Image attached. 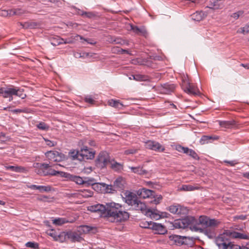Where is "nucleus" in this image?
<instances>
[{
  "label": "nucleus",
  "mask_w": 249,
  "mask_h": 249,
  "mask_svg": "<svg viewBox=\"0 0 249 249\" xmlns=\"http://www.w3.org/2000/svg\"><path fill=\"white\" fill-rule=\"evenodd\" d=\"M219 223L217 220L210 219L206 216H200L198 219L193 216H186L183 218L174 220L171 224L172 229H184L189 227L192 231H199V230H196L195 228H205L208 226L218 225Z\"/></svg>",
  "instance_id": "f257e3e1"
},
{
  "label": "nucleus",
  "mask_w": 249,
  "mask_h": 249,
  "mask_svg": "<svg viewBox=\"0 0 249 249\" xmlns=\"http://www.w3.org/2000/svg\"><path fill=\"white\" fill-rule=\"evenodd\" d=\"M105 218H111V222H122L127 221L130 214L122 210V206L114 202L106 203Z\"/></svg>",
  "instance_id": "f03ea898"
},
{
  "label": "nucleus",
  "mask_w": 249,
  "mask_h": 249,
  "mask_svg": "<svg viewBox=\"0 0 249 249\" xmlns=\"http://www.w3.org/2000/svg\"><path fill=\"white\" fill-rule=\"evenodd\" d=\"M124 197H123L124 201L129 205L133 206V209L136 211H143L145 210V203L139 200L137 195L129 191H126L124 193Z\"/></svg>",
  "instance_id": "7ed1b4c3"
},
{
  "label": "nucleus",
  "mask_w": 249,
  "mask_h": 249,
  "mask_svg": "<svg viewBox=\"0 0 249 249\" xmlns=\"http://www.w3.org/2000/svg\"><path fill=\"white\" fill-rule=\"evenodd\" d=\"M137 194L140 198L144 199L150 198L152 199V200L147 202L150 204L158 205L160 203L163 199V197L161 195H157L155 191L145 188L138 190L137 192Z\"/></svg>",
  "instance_id": "20e7f679"
},
{
  "label": "nucleus",
  "mask_w": 249,
  "mask_h": 249,
  "mask_svg": "<svg viewBox=\"0 0 249 249\" xmlns=\"http://www.w3.org/2000/svg\"><path fill=\"white\" fill-rule=\"evenodd\" d=\"M214 242L218 249H242V246L235 244L231 238L221 234L216 237Z\"/></svg>",
  "instance_id": "39448f33"
},
{
  "label": "nucleus",
  "mask_w": 249,
  "mask_h": 249,
  "mask_svg": "<svg viewBox=\"0 0 249 249\" xmlns=\"http://www.w3.org/2000/svg\"><path fill=\"white\" fill-rule=\"evenodd\" d=\"M169 239L168 242L171 245L178 246L186 245L188 247H192L195 244L193 238L188 236L172 234L169 236Z\"/></svg>",
  "instance_id": "423d86ee"
},
{
  "label": "nucleus",
  "mask_w": 249,
  "mask_h": 249,
  "mask_svg": "<svg viewBox=\"0 0 249 249\" xmlns=\"http://www.w3.org/2000/svg\"><path fill=\"white\" fill-rule=\"evenodd\" d=\"M49 164L45 163L36 162L34 163V167L36 168L35 172L40 176H58L59 175L60 172L55 171L54 169H50L49 171H46L48 168Z\"/></svg>",
  "instance_id": "0eeeda50"
},
{
  "label": "nucleus",
  "mask_w": 249,
  "mask_h": 249,
  "mask_svg": "<svg viewBox=\"0 0 249 249\" xmlns=\"http://www.w3.org/2000/svg\"><path fill=\"white\" fill-rule=\"evenodd\" d=\"M125 180L122 177L117 178L113 182V184H109L107 186V193L114 194L117 192H123L125 189Z\"/></svg>",
  "instance_id": "6e6552de"
},
{
  "label": "nucleus",
  "mask_w": 249,
  "mask_h": 249,
  "mask_svg": "<svg viewBox=\"0 0 249 249\" xmlns=\"http://www.w3.org/2000/svg\"><path fill=\"white\" fill-rule=\"evenodd\" d=\"M95 151L86 146H83L80 151H77L74 157H75L79 160H83L85 159L91 160L94 158Z\"/></svg>",
  "instance_id": "1a4fd4ad"
},
{
  "label": "nucleus",
  "mask_w": 249,
  "mask_h": 249,
  "mask_svg": "<svg viewBox=\"0 0 249 249\" xmlns=\"http://www.w3.org/2000/svg\"><path fill=\"white\" fill-rule=\"evenodd\" d=\"M111 162L108 154L106 151L101 152L95 161L96 166L101 169L106 168Z\"/></svg>",
  "instance_id": "9d476101"
},
{
  "label": "nucleus",
  "mask_w": 249,
  "mask_h": 249,
  "mask_svg": "<svg viewBox=\"0 0 249 249\" xmlns=\"http://www.w3.org/2000/svg\"><path fill=\"white\" fill-rule=\"evenodd\" d=\"M145 215L149 216L151 218L155 220H158L162 217H166L168 213L166 212L160 213L156 208H147L145 205V210L141 211Z\"/></svg>",
  "instance_id": "9b49d317"
},
{
  "label": "nucleus",
  "mask_w": 249,
  "mask_h": 249,
  "mask_svg": "<svg viewBox=\"0 0 249 249\" xmlns=\"http://www.w3.org/2000/svg\"><path fill=\"white\" fill-rule=\"evenodd\" d=\"M167 210L171 213L179 215L180 216H186L189 213V209L187 207L176 204L171 205Z\"/></svg>",
  "instance_id": "f8f14e48"
},
{
  "label": "nucleus",
  "mask_w": 249,
  "mask_h": 249,
  "mask_svg": "<svg viewBox=\"0 0 249 249\" xmlns=\"http://www.w3.org/2000/svg\"><path fill=\"white\" fill-rule=\"evenodd\" d=\"M59 176L65 178L67 180L73 181L78 185H84V177L82 178L79 176L71 174L63 171L60 172Z\"/></svg>",
  "instance_id": "ddd939ff"
},
{
  "label": "nucleus",
  "mask_w": 249,
  "mask_h": 249,
  "mask_svg": "<svg viewBox=\"0 0 249 249\" xmlns=\"http://www.w3.org/2000/svg\"><path fill=\"white\" fill-rule=\"evenodd\" d=\"M221 234L224 235L226 237L231 238V240L234 238L249 239V235L231 230H225Z\"/></svg>",
  "instance_id": "4468645a"
},
{
  "label": "nucleus",
  "mask_w": 249,
  "mask_h": 249,
  "mask_svg": "<svg viewBox=\"0 0 249 249\" xmlns=\"http://www.w3.org/2000/svg\"><path fill=\"white\" fill-rule=\"evenodd\" d=\"M217 225L208 226L205 228H195L196 230H199L200 232L204 233L210 239L216 238L215 227Z\"/></svg>",
  "instance_id": "2eb2a0df"
},
{
  "label": "nucleus",
  "mask_w": 249,
  "mask_h": 249,
  "mask_svg": "<svg viewBox=\"0 0 249 249\" xmlns=\"http://www.w3.org/2000/svg\"><path fill=\"white\" fill-rule=\"evenodd\" d=\"M15 87L13 85H9L5 88H0V96L3 98H9V101L13 100L14 92Z\"/></svg>",
  "instance_id": "dca6fc26"
},
{
  "label": "nucleus",
  "mask_w": 249,
  "mask_h": 249,
  "mask_svg": "<svg viewBox=\"0 0 249 249\" xmlns=\"http://www.w3.org/2000/svg\"><path fill=\"white\" fill-rule=\"evenodd\" d=\"M146 147L147 148L156 151L157 152H161L165 150V148L161 145L159 142L149 141L146 143Z\"/></svg>",
  "instance_id": "f3484780"
},
{
  "label": "nucleus",
  "mask_w": 249,
  "mask_h": 249,
  "mask_svg": "<svg viewBox=\"0 0 249 249\" xmlns=\"http://www.w3.org/2000/svg\"><path fill=\"white\" fill-rule=\"evenodd\" d=\"M88 210L92 212H100L101 216L105 217L106 210V205L98 204L89 206Z\"/></svg>",
  "instance_id": "a211bd4d"
},
{
  "label": "nucleus",
  "mask_w": 249,
  "mask_h": 249,
  "mask_svg": "<svg viewBox=\"0 0 249 249\" xmlns=\"http://www.w3.org/2000/svg\"><path fill=\"white\" fill-rule=\"evenodd\" d=\"M175 88V85L166 83L161 85L160 90L161 93L163 94H169L174 92Z\"/></svg>",
  "instance_id": "6ab92c4d"
},
{
  "label": "nucleus",
  "mask_w": 249,
  "mask_h": 249,
  "mask_svg": "<svg viewBox=\"0 0 249 249\" xmlns=\"http://www.w3.org/2000/svg\"><path fill=\"white\" fill-rule=\"evenodd\" d=\"M184 91L189 94L197 95L200 94L198 89L195 86L192 85L189 82L187 83V85L183 87Z\"/></svg>",
  "instance_id": "aec40b11"
},
{
  "label": "nucleus",
  "mask_w": 249,
  "mask_h": 249,
  "mask_svg": "<svg viewBox=\"0 0 249 249\" xmlns=\"http://www.w3.org/2000/svg\"><path fill=\"white\" fill-rule=\"evenodd\" d=\"M151 229L157 231V233L160 234H164L167 232L166 228L160 223L152 222Z\"/></svg>",
  "instance_id": "412c9836"
},
{
  "label": "nucleus",
  "mask_w": 249,
  "mask_h": 249,
  "mask_svg": "<svg viewBox=\"0 0 249 249\" xmlns=\"http://www.w3.org/2000/svg\"><path fill=\"white\" fill-rule=\"evenodd\" d=\"M67 239H71L72 242H81L83 240V238L81 236L80 234H78L76 232L68 231L67 233Z\"/></svg>",
  "instance_id": "4be33fe9"
},
{
  "label": "nucleus",
  "mask_w": 249,
  "mask_h": 249,
  "mask_svg": "<svg viewBox=\"0 0 249 249\" xmlns=\"http://www.w3.org/2000/svg\"><path fill=\"white\" fill-rule=\"evenodd\" d=\"M27 187L32 190H38L40 193H43L44 192H49L52 190L51 186H42V185H27Z\"/></svg>",
  "instance_id": "5701e85b"
},
{
  "label": "nucleus",
  "mask_w": 249,
  "mask_h": 249,
  "mask_svg": "<svg viewBox=\"0 0 249 249\" xmlns=\"http://www.w3.org/2000/svg\"><path fill=\"white\" fill-rule=\"evenodd\" d=\"M83 39V37L77 34L72 35L69 37L64 39L63 41V44H73L76 41L78 40V39Z\"/></svg>",
  "instance_id": "b1692460"
},
{
  "label": "nucleus",
  "mask_w": 249,
  "mask_h": 249,
  "mask_svg": "<svg viewBox=\"0 0 249 249\" xmlns=\"http://www.w3.org/2000/svg\"><path fill=\"white\" fill-rule=\"evenodd\" d=\"M19 23L24 29H35L39 26V23L33 21H27L24 23L20 22Z\"/></svg>",
  "instance_id": "393cba45"
},
{
  "label": "nucleus",
  "mask_w": 249,
  "mask_h": 249,
  "mask_svg": "<svg viewBox=\"0 0 249 249\" xmlns=\"http://www.w3.org/2000/svg\"><path fill=\"white\" fill-rule=\"evenodd\" d=\"M131 30L136 34H140L144 37L148 35L147 31L144 28H140L137 26L131 25Z\"/></svg>",
  "instance_id": "a878e982"
},
{
  "label": "nucleus",
  "mask_w": 249,
  "mask_h": 249,
  "mask_svg": "<svg viewBox=\"0 0 249 249\" xmlns=\"http://www.w3.org/2000/svg\"><path fill=\"white\" fill-rule=\"evenodd\" d=\"M111 162H110L111 165L110 168L115 171L120 172L123 169V165L117 161H115L114 160H111Z\"/></svg>",
  "instance_id": "bb28decb"
},
{
  "label": "nucleus",
  "mask_w": 249,
  "mask_h": 249,
  "mask_svg": "<svg viewBox=\"0 0 249 249\" xmlns=\"http://www.w3.org/2000/svg\"><path fill=\"white\" fill-rule=\"evenodd\" d=\"M220 126L226 128H230L235 124V122L232 121H218Z\"/></svg>",
  "instance_id": "cd10ccee"
},
{
  "label": "nucleus",
  "mask_w": 249,
  "mask_h": 249,
  "mask_svg": "<svg viewBox=\"0 0 249 249\" xmlns=\"http://www.w3.org/2000/svg\"><path fill=\"white\" fill-rule=\"evenodd\" d=\"M130 168L132 172L140 175H146L148 173V171L147 170L143 169L142 167H141L140 166L131 167Z\"/></svg>",
  "instance_id": "c85d7f7f"
},
{
  "label": "nucleus",
  "mask_w": 249,
  "mask_h": 249,
  "mask_svg": "<svg viewBox=\"0 0 249 249\" xmlns=\"http://www.w3.org/2000/svg\"><path fill=\"white\" fill-rule=\"evenodd\" d=\"M108 103L109 106L117 108L122 109L124 107L123 104L119 100L111 99L109 100Z\"/></svg>",
  "instance_id": "c756f323"
},
{
  "label": "nucleus",
  "mask_w": 249,
  "mask_h": 249,
  "mask_svg": "<svg viewBox=\"0 0 249 249\" xmlns=\"http://www.w3.org/2000/svg\"><path fill=\"white\" fill-rule=\"evenodd\" d=\"M24 89H20L18 87H15L14 92V95L18 96L22 99H25L26 97V94L23 93Z\"/></svg>",
  "instance_id": "7c9ffc66"
},
{
  "label": "nucleus",
  "mask_w": 249,
  "mask_h": 249,
  "mask_svg": "<svg viewBox=\"0 0 249 249\" xmlns=\"http://www.w3.org/2000/svg\"><path fill=\"white\" fill-rule=\"evenodd\" d=\"M5 168L7 170H9L12 171L18 172V173L23 172L25 170V169L24 167H22V166H18L9 165V166H5Z\"/></svg>",
  "instance_id": "2f4dec72"
},
{
  "label": "nucleus",
  "mask_w": 249,
  "mask_h": 249,
  "mask_svg": "<svg viewBox=\"0 0 249 249\" xmlns=\"http://www.w3.org/2000/svg\"><path fill=\"white\" fill-rule=\"evenodd\" d=\"M107 184L105 183H95L92 186V188L97 192L101 191L102 187L105 188V192L107 193Z\"/></svg>",
  "instance_id": "473e14b6"
},
{
  "label": "nucleus",
  "mask_w": 249,
  "mask_h": 249,
  "mask_svg": "<svg viewBox=\"0 0 249 249\" xmlns=\"http://www.w3.org/2000/svg\"><path fill=\"white\" fill-rule=\"evenodd\" d=\"M64 40V39L58 36L53 37L51 39V44L54 46L63 44Z\"/></svg>",
  "instance_id": "72a5a7b5"
},
{
  "label": "nucleus",
  "mask_w": 249,
  "mask_h": 249,
  "mask_svg": "<svg viewBox=\"0 0 249 249\" xmlns=\"http://www.w3.org/2000/svg\"><path fill=\"white\" fill-rule=\"evenodd\" d=\"M79 229L81 231L84 233H88L91 232L92 230L96 231V228L88 225H81L79 227Z\"/></svg>",
  "instance_id": "f704fd0d"
},
{
  "label": "nucleus",
  "mask_w": 249,
  "mask_h": 249,
  "mask_svg": "<svg viewBox=\"0 0 249 249\" xmlns=\"http://www.w3.org/2000/svg\"><path fill=\"white\" fill-rule=\"evenodd\" d=\"M218 139V137L217 136L213 137L211 136H206L204 135L203 136L200 140V143L201 144H204L205 143H208L209 141L210 140H217Z\"/></svg>",
  "instance_id": "c9c22d12"
},
{
  "label": "nucleus",
  "mask_w": 249,
  "mask_h": 249,
  "mask_svg": "<svg viewBox=\"0 0 249 249\" xmlns=\"http://www.w3.org/2000/svg\"><path fill=\"white\" fill-rule=\"evenodd\" d=\"M96 183V180L93 178L84 177V185L88 187L93 186Z\"/></svg>",
  "instance_id": "e433bc0d"
},
{
  "label": "nucleus",
  "mask_w": 249,
  "mask_h": 249,
  "mask_svg": "<svg viewBox=\"0 0 249 249\" xmlns=\"http://www.w3.org/2000/svg\"><path fill=\"white\" fill-rule=\"evenodd\" d=\"M133 79L138 81H146L149 80L148 77L145 75L142 74H135L132 75Z\"/></svg>",
  "instance_id": "4c0bfd02"
},
{
  "label": "nucleus",
  "mask_w": 249,
  "mask_h": 249,
  "mask_svg": "<svg viewBox=\"0 0 249 249\" xmlns=\"http://www.w3.org/2000/svg\"><path fill=\"white\" fill-rule=\"evenodd\" d=\"M53 224H54L56 225H58V226H60L64 224L69 222V221L67 220L66 219V218H55V219L53 220Z\"/></svg>",
  "instance_id": "58836bf2"
},
{
  "label": "nucleus",
  "mask_w": 249,
  "mask_h": 249,
  "mask_svg": "<svg viewBox=\"0 0 249 249\" xmlns=\"http://www.w3.org/2000/svg\"><path fill=\"white\" fill-rule=\"evenodd\" d=\"M56 154H58V151H49L45 153L46 156L50 160L56 159Z\"/></svg>",
  "instance_id": "ea45409f"
},
{
  "label": "nucleus",
  "mask_w": 249,
  "mask_h": 249,
  "mask_svg": "<svg viewBox=\"0 0 249 249\" xmlns=\"http://www.w3.org/2000/svg\"><path fill=\"white\" fill-rule=\"evenodd\" d=\"M79 14L89 18H93L96 16L94 13L91 12H84L81 11L79 13Z\"/></svg>",
  "instance_id": "a19ab883"
},
{
  "label": "nucleus",
  "mask_w": 249,
  "mask_h": 249,
  "mask_svg": "<svg viewBox=\"0 0 249 249\" xmlns=\"http://www.w3.org/2000/svg\"><path fill=\"white\" fill-rule=\"evenodd\" d=\"M196 189V187L192 185L183 184L178 189V190L183 191H194Z\"/></svg>",
  "instance_id": "79ce46f5"
},
{
  "label": "nucleus",
  "mask_w": 249,
  "mask_h": 249,
  "mask_svg": "<svg viewBox=\"0 0 249 249\" xmlns=\"http://www.w3.org/2000/svg\"><path fill=\"white\" fill-rule=\"evenodd\" d=\"M111 41L114 44H120L122 45L125 44L126 43V41L122 38L116 37H111Z\"/></svg>",
  "instance_id": "37998d69"
},
{
  "label": "nucleus",
  "mask_w": 249,
  "mask_h": 249,
  "mask_svg": "<svg viewBox=\"0 0 249 249\" xmlns=\"http://www.w3.org/2000/svg\"><path fill=\"white\" fill-rule=\"evenodd\" d=\"M67 233H68V231L61 232L57 236L56 241H60L61 242H64L66 239L67 238Z\"/></svg>",
  "instance_id": "c03bdc74"
},
{
  "label": "nucleus",
  "mask_w": 249,
  "mask_h": 249,
  "mask_svg": "<svg viewBox=\"0 0 249 249\" xmlns=\"http://www.w3.org/2000/svg\"><path fill=\"white\" fill-rule=\"evenodd\" d=\"M36 127L40 130L44 131H48L49 129L50 126L48 124L44 122H39L37 125Z\"/></svg>",
  "instance_id": "a18cd8bd"
},
{
  "label": "nucleus",
  "mask_w": 249,
  "mask_h": 249,
  "mask_svg": "<svg viewBox=\"0 0 249 249\" xmlns=\"http://www.w3.org/2000/svg\"><path fill=\"white\" fill-rule=\"evenodd\" d=\"M82 196L86 198L91 197L93 195V192L89 190H83L81 191Z\"/></svg>",
  "instance_id": "49530a36"
},
{
  "label": "nucleus",
  "mask_w": 249,
  "mask_h": 249,
  "mask_svg": "<svg viewBox=\"0 0 249 249\" xmlns=\"http://www.w3.org/2000/svg\"><path fill=\"white\" fill-rule=\"evenodd\" d=\"M26 246L34 249H38L39 248V244L37 243L33 242H27L26 244Z\"/></svg>",
  "instance_id": "de8ad7c7"
},
{
  "label": "nucleus",
  "mask_w": 249,
  "mask_h": 249,
  "mask_svg": "<svg viewBox=\"0 0 249 249\" xmlns=\"http://www.w3.org/2000/svg\"><path fill=\"white\" fill-rule=\"evenodd\" d=\"M195 160H199V157L197 154L193 149H190L189 152L187 154Z\"/></svg>",
  "instance_id": "09e8293b"
},
{
  "label": "nucleus",
  "mask_w": 249,
  "mask_h": 249,
  "mask_svg": "<svg viewBox=\"0 0 249 249\" xmlns=\"http://www.w3.org/2000/svg\"><path fill=\"white\" fill-rule=\"evenodd\" d=\"M47 234L52 236L55 241L57 240L56 237L58 235L56 234L54 230L53 229H49L47 231Z\"/></svg>",
  "instance_id": "8fccbe9b"
},
{
  "label": "nucleus",
  "mask_w": 249,
  "mask_h": 249,
  "mask_svg": "<svg viewBox=\"0 0 249 249\" xmlns=\"http://www.w3.org/2000/svg\"><path fill=\"white\" fill-rule=\"evenodd\" d=\"M65 159V155L58 152V154H56V159L54 160L55 161H60L63 160Z\"/></svg>",
  "instance_id": "3c124183"
},
{
  "label": "nucleus",
  "mask_w": 249,
  "mask_h": 249,
  "mask_svg": "<svg viewBox=\"0 0 249 249\" xmlns=\"http://www.w3.org/2000/svg\"><path fill=\"white\" fill-rule=\"evenodd\" d=\"M14 10L15 13L14 12V13L16 15L18 16H21L24 14L26 12L24 10L19 8L14 9Z\"/></svg>",
  "instance_id": "603ef678"
},
{
  "label": "nucleus",
  "mask_w": 249,
  "mask_h": 249,
  "mask_svg": "<svg viewBox=\"0 0 249 249\" xmlns=\"http://www.w3.org/2000/svg\"><path fill=\"white\" fill-rule=\"evenodd\" d=\"M152 222H152V221H150V222L145 221L144 222L141 223L142 225H141V227L144 228L151 229L152 224H151V223H152Z\"/></svg>",
  "instance_id": "864d4df0"
},
{
  "label": "nucleus",
  "mask_w": 249,
  "mask_h": 249,
  "mask_svg": "<svg viewBox=\"0 0 249 249\" xmlns=\"http://www.w3.org/2000/svg\"><path fill=\"white\" fill-rule=\"evenodd\" d=\"M82 40H84L85 41L87 42L88 43L91 44V45H94L96 44V42L92 38H84L83 37V39Z\"/></svg>",
  "instance_id": "5fc2aeb1"
},
{
  "label": "nucleus",
  "mask_w": 249,
  "mask_h": 249,
  "mask_svg": "<svg viewBox=\"0 0 249 249\" xmlns=\"http://www.w3.org/2000/svg\"><path fill=\"white\" fill-rule=\"evenodd\" d=\"M210 2H212V3L213 4V6L215 7V9H218L220 7V4L218 3V1L216 0H211Z\"/></svg>",
  "instance_id": "6e6d98bb"
},
{
  "label": "nucleus",
  "mask_w": 249,
  "mask_h": 249,
  "mask_svg": "<svg viewBox=\"0 0 249 249\" xmlns=\"http://www.w3.org/2000/svg\"><path fill=\"white\" fill-rule=\"evenodd\" d=\"M115 49L119 50L120 52V54H124V53L129 54V51L127 50H124V49H122L118 47H115Z\"/></svg>",
  "instance_id": "4d7b16f0"
},
{
  "label": "nucleus",
  "mask_w": 249,
  "mask_h": 249,
  "mask_svg": "<svg viewBox=\"0 0 249 249\" xmlns=\"http://www.w3.org/2000/svg\"><path fill=\"white\" fill-rule=\"evenodd\" d=\"M85 101L90 104H93L94 102V100L90 96H87L85 97Z\"/></svg>",
  "instance_id": "13d9d810"
},
{
  "label": "nucleus",
  "mask_w": 249,
  "mask_h": 249,
  "mask_svg": "<svg viewBox=\"0 0 249 249\" xmlns=\"http://www.w3.org/2000/svg\"><path fill=\"white\" fill-rule=\"evenodd\" d=\"M45 142H46V144L50 147L54 146L55 144L53 142L50 141L48 139H44Z\"/></svg>",
  "instance_id": "bf43d9fd"
},
{
  "label": "nucleus",
  "mask_w": 249,
  "mask_h": 249,
  "mask_svg": "<svg viewBox=\"0 0 249 249\" xmlns=\"http://www.w3.org/2000/svg\"><path fill=\"white\" fill-rule=\"evenodd\" d=\"M247 215L241 214L239 215H236L235 216V218L244 220L247 219Z\"/></svg>",
  "instance_id": "052dcab7"
},
{
  "label": "nucleus",
  "mask_w": 249,
  "mask_h": 249,
  "mask_svg": "<svg viewBox=\"0 0 249 249\" xmlns=\"http://www.w3.org/2000/svg\"><path fill=\"white\" fill-rule=\"evenodd\" d=\"M0 16H3V17L8 16L7 10H0Z\"/></svg>",
  "instance_id": "680f3d73"
},
{
  "label": "nucleus",
  "mask_w": 249,
  "mask_h": 249,
  "mask_svg": "<svg viewBox=\"0 0 249 249\" xmlns=\"http://www.w3.org/2000/svg\"><path fill=\"white\" fill-rule=\"evenodd\" d=\"M12 111L15 113H20L21 112H27L24 109H15L14 110H12Z\"/></svg>",
  "instance_id": "e2e57ef3"
},
{
  "label": "nucleus",
  "mask_w": 249,
  "mask_h": 249,
  "mask_svg": "<svg viewBox=\"0 0 249 249\" xmlns=\"http://www.w3.org/2000/svg\"><path fill=\"white\" fill-rule=\"evenodd\" d=\"M136 152V150L135 149H128L125 150V153L126 154H134Z\"/></svg>",
  "instance_id": "0e129e2a"
},
{
  "label": "nucleus",
  "mask_w": 249,
  "mask_h": 249,
  "mask_svg": "<svg viewBox=\"0 0 249 249\" xmlns=\"http://www.w3.org/2000/svg\"><path fill=\"white\" fill-rule=\"evenodd\" d=\"M7 12H8V16H11L16 15L14 13V12L15 13L14 9L8 10Z\"/></svg>",
  "instance_id": "69168bd1"
},
{
  "label": "nucleus",
  "mask_w": 249,
  "mask_h": 249,
  "mask_svg": "<svg viewBox=\"0 0 249 249\" xmlns=\"http://www.w3.org/2000/svg\"><path fill=\"white\" fill-rule=\"evenodd\" d=\"M224 162H225V163L229 164L231 166H234L235 164L237 163V162H235V161H233V160H232V161H229V160H224Z\"/></svg>",
  "instance_id": "338daca9"
},
{
  "label": "nucleus",
  "mask_w": 249,
  "mask_h": 249,
  "mask_svg": "<svg viewBox=\"0 0 249 249\" xmlns=\"http://www.w3.org/2000/svg\"><path fill=\"white\" fill-rule=\"evenodd\" d=\"M190 150V149L189 148L183 146L182 152L187 155L189 152Z\"/></svg>",
  "instance_id": "774afa93"
}]
</instances>
